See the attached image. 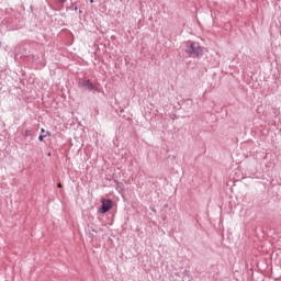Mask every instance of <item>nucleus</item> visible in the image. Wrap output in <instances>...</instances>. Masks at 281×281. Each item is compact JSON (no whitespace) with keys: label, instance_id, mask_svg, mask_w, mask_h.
<instances>
[{"label":"nucleus","instance_id":"obj_1","mask_svg":"<svg viewBox=\"0 0 281 281\" xmlns=\"http://www.w3.org/2000/svg\"><path fill=\"white\" fill-rule=\"evenodd\" d=\"M187 54H190V56H203V47H201L195 42H190L189 47L187 48Z\"/></svg>","mask_w":281,"mask_h":281},{"label":"nucleus","instance_id":"obj_2","mask_svg":"<svg viewBox=\"0 0 281 281\" xmlns=\"http://www.w3.org/2000/svg\"><path fill=\"white\" fill-rule=\"evenodd\" d=\"M101 203L100 214H106V212L113 207V202L111 200L103 199Z\"/></svg>","mask_w":281,"mask_h":281},{"label":"nucleus","instance_id":"obj_3","mask_svg":"<svg viewBox=\"0 0 281 281\" xmlns=\"http://www.w3.org/2000/svg\"><path fill=\"white\" fill-rule=\"evenodd\" d=\"M38 139H40V142H43V139H45V135H40Z\"/></svg>","mask_w":281,"mask_h":281},{"label":"nucleus","instance_id":"obj_4","mask_svg":"<svg viewBox=\"0 0 281 281\" xmlns=\"http://www.w3.org/2000/svg\"><path fill=\"white\" fill-rule=\"evenodd\" d=\"M24 135H25V136L30 135V131L26 130V131L24 132Z\"/></svg>","mask_w":281,"mask_h":281},{"label":"nucleus","instance_id":"obj_5","mask_svg":"<svg viewBox=\"0 0 281 281\" xmlns=\"http://www.w3.org/2000/svg\"><path fill=\"white\" fill-rule=\"evenodd\" d=\"M57 188H63V184H61V183H58V184H57Z\"/></svg>","mask_w":281,"mask_h":281},{"label":"nucleus","instance_id":"obj_6","mask_svg":"<svg viewBox=\"0 0 281 281\" xmlns=\"http://www.w3.org/2000/svg\"><path fill=\"white\" fill-rule=\"evenodd\" d=\"M41 133H45V128H42V130H41Z\"/></svg>","mask_w":281,"mask_h":281},{"label":"nucleus","instance_id":"obj_7","mask_svg":"<svg viewBox=\"0 0 281 281\" xmlns=\"http://www.w3.org/2000/svg\"><path fill=\"white\" fill-rule=\"evenodd\" d=\"M46 135H50L49 132H47Z\"/></svg>","mask_w":281,"mask_h":281},{"label":"nucleus","instance_id":"obj_8","mask_svg":"<svg viewBox=\"0 0 281 281\" xmlns=\"http://www.w3.org/2000/svg\"><path fill=\"white\" fill-rule=\"evenodd\" d=\"M0 47H1V42H0Z\"/></svg>","mask_w":281,"mask_h":281}]
</instances>
